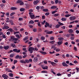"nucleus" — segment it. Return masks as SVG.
Segmentation results:
<instances>
[{"instance_id": "1", "label": "nucleus", "mask_w": 79, "mask_h": 79, "mask_svg": "<svg viewBox=\"0 0 79 79\" xmlns=\"http://www.w3.org/2000/svg\"><path fill=\"white\" fill-rule=\"evenodd\" d=\"M33 50H35L34 48L32 47H30L28 49V51L30 52V53H32Z\"/></svg>"}, {"instance_id": "2", "label": "nucleus", "mask_w": 79, "mask_h": 79, "mask_svg": "<svg viewBox=\"0 0 79 79\" xmlns=\"http://www.w3.org/2000/svg\"><path fill=\"white\" fill-rule=\"evenodd\" d=\"M70 20V21H74V20H75L76 19V17L75 16H71L69 18Z\"/></svg>"}, {"instance_id": "3", "label": "nucleus", "mask_w": 79, "mask_h": 79, "mask_svg": "<svg viewBox=\"0 0 79 79\" xmlns=\"http://www.w3.org/2000/svg\"><path fill=\"white\" fill-rule=\"evenodd\" d=\"M4 26V27L5 28V29H8L10 28V27L8 26V25L6 24V23L5 24Z\"/></svg>"}, {"instance_id": "4", "label": "nucleus", "mask_w": 79, "mask_h": 79, "mask_svg": "<svg viewBox=\"0 0 79 79\" xmlns=\"http://www.w3.org/2000/svg\"><path fill=\"white\" fill-rule=\"evenodd\" d=\"M38 61V58L37 57H35L33 60V62L34 63H36Z\"/></svg>"}, {"instance_id": "5", "label": "nucleus", "mask_w": 79, "mask_h": 79, "mask_svg": "<svg viewBox=\"0 0 79 79\" xmlns=\"http://www.w3.org/2000/svg\"><path fill=\"white\" fill-rule=\"evenodd\" d=\"M49 63H50L51 64H52V66H55V65L56 64V63L53 62H51V61H49Z\"/></svg>"}, {"instance_id": "6", "label": "nucleus", "mask_w": 79, "mask_h": 79, "mask_svg": "<svg viewBox=\"0 0 79 79\" xmlns=\"http://www.w3.org/2000/svg\"><path fill=\"white\" fill-rule=\"evenodd\" d=\"M39 52L40 53H42V55H46L47 54V52H43L42 51H39Z\"/></svg>"}, {"instance_id": "7", "label": "nucleus", "mask_w": 79, "mask_h": 79, "mask_svg": "<svg viewBox=\"0 0 79 79\" xmlns=\"http://www.w3.org/2000/svg\"><path fill=\"white\" fill-rule=\"evenodd\" d=\"M57 8V6H52L51 7V9L54 10L55 9H56V8Z\"/></svg>"}, {"instance_id": "8", "label": "nucleus", "mask_w": 79, "mask_h": 79, "mask_svg": "<svg viewBox=\"0 0 79 79\" xmlns=\"http://www.w3.org/2000/svg\"><path fill=\"white\" fill-rule=\"evenodd\" d=\"M59 41H61L62 42V41H63V40H64V38L62 37L59 38Z\"/></svg>"}, {"instance_id": "9", "label": "nucleus", "mask_w": 79, "mask_h": 79, "mask_svg": "<svg viewBox=\"0 0 79 79\" xmlns=\"http://www.w3.org/2000/svg\"><path fill=\"white\" fill-rule=\"evenodd\" d=\"M39 1L38 0H36L35 1H34L33 2V3L34 5H37L39 3Z\"/></svg>"}, {"instance_id": "10", "label": "nucleus", "mask_w": 79, "mask_h": 79, "mask_svg": "<svg viewBox=\"0 0 79 79\" xmlns=\"http://www.w3.org/2000/svg\"><path fill=\"white\" fill-rule=\"evenodd\" d=\"M16 9H17V8L15 7H12L11 8V10H16Z\"/></svg>"}, {"instance_id": "11", "label": "nucleus", "mask_w": 79, "mask_h": 79, "mask_svg": "<svg viewBox=\"0 0 79 79\" xmlns=\"http://www.w3.org/2000/svg\"><path fill=\"white\" fill-rule=\"evenodd\" d=\"M30 17L31 19H34L35 18V15H30Z\"/></svg>"}, {"instance_id": "12", "label": "nucleus", "mask_w": 79, "mask_h": 79, "mask_svg": "<svg viewBox=\"0 0 79 79\" xmlns=\"http://www.w3.org/2000/svg\"><path fill=\"white\" fill-rule=\"evenodd\" d=\"M57 43L59 45H61L63 44V41H58Z\"/></svg>"}, {"instance_id": "13", "label": "nucleus", "mask_w": 79, "mask_h": 79, "mask_svg": "<svg viewBox=\"0 0 79 79\" xmlns=\"http://www.w3.org/2000/svg\"><path fill=\"white\" fill-rule=\"evenodd\" d=\"M62 65L64 66H68V65H67L65 62L62 63Z\"/></svg>"}, {"instance_id": "14", "label": "nucleus", "mask_w": 79, "mask_h": 79, "mask_svg": "<svg viewBox=\"0 0 79 79\" xmlns=\"http://www.w3.org/2000/svg\"><path fill=\"white\" fill-rule=\"evenodd\" d=\"M43 11H44V12H48V10L47 9H44L43 10Z\"/></svg>"}, {"instance_id": "15", "label": "nucleus", "mask_w": 79, "mask_h": 79, "mask_svg": "<svg viewBox=\"0 0 79 79\" xmlns=\"http://www.w3.org/2000/svg\"><path fill=\"white\" fill-rule=\"evenodd\" d=\"M3 48H4L5 50H8L9 48V46H4L3 47Z\"/></svg>"}, {"instance_id": "16", "label": "nucleus", "mask_w": 79, "mask_h": 79, "mask_svg": "<svg viewBox=\"0 0 79 79\" xmlns=\"http://www.w3.org/2000/svg\"><path fill=\"white\" fill-rule=\"evenodd\" d=\"M15 56V54L11 53L10 55V58H13L14 56Z\"/></svg>"}, {"instance_id": "17", "label": "nucleus", "mask_w": 79, "mask_h": 79, "mask_svg": "<svg viewBox=\"0 0 79 79\" xmlns=\"http://www.w3.org/2000/svg\"><path fill=\"white\" fill-rule=\"evenodd\" d=\"M53 33V31H48L46 32V34H51Z\"/></svg>"}, {"instance_id": "18", "label": "nucleus", "mask_w": 79, "mask_h": 79, "mask_svg": "<svg viewBox=\"0 0 79 79\" xmlns=\"http://www.w3.org/2000/svg\"><path fill=\"white\" fill-rule=\"evenodd\" d=\"M42 68L43 69H48V66H46L45 67H42Z\"/></svg>"}, {"instance_id": "19", "label": "nucleus", "mask_w": 79, "mask_h": 79, "mask_svg": "<svg viewBox=\"0 0 79 79\" xmlns=\"http://www.w3.org/2000/svg\"><path fill=\"white\" fill-rule=\"evenodd\" d=\"M20 62L21 63H25L26 64V62L24 61V60H20Z\"/></svg>"}, {"instance_id": "20", "label": "nucleus", "mask_w": 79, "mask_h": 79, "mask_svg": "<svg viewBox=\"0 0 79 79\" xmlns=\"http://www.w3.org/2000/svg\"><path fill=\"white\" fill-rule=\"evenodd\" d=\"M41 40H44L45 39V37L44 36H41L40 38Z\"/></svg>"}, {"instance_id": "21", "label": "nucleus", "mask_w": 79, "mask_h": 79, "mask_svg": "<svg viewBox=\"0 0 79 79\" xmlns=\"http://www.w3.org/2000/svg\"><path fill=\"white\" fill-rule=\"evenodd\" d=\"M73 32V31L72 29H69L68 30V32H69V33H72Z\"/></svg>"}, {"instance_id": "22", "label": "nucleus", "mask_w": 79, "mask_h": 79, "mask_svg": "<svg viewBox=\"0 0 79 79\" xmlns=\"http://www.w3.org/2000/svg\"><path fill=\"white\" fill-rule=\"evenodd\" d=\"M61 20H62V21H66V19L64 18H62L61 19Z\"/></svg>"}, {"instance_id": "23", "label": "nucleus", "mask_w": 79, "mask_h": 79, "mask_svg": "<svg viewBox=\"0 0 79 79\" xmlns=\"http://www.w3.org/2000/svg\"><path fill=\"white\" fill-rule=\"evenodd\" d=\"M10 23L12 26L14 25V23L13 22V20H10Z\"/></svg>"}, {"instance_id": "24", "label": "nucleus", "mask_w": 79, "mask_h": 79, "mask_svg": "<svg viewBox=\"0 0 79 79\" xmlns=\"http://www.w3.org/2000/svg\"><path fill=\"white\" fill-rule=\"evenodd\" d=\"M60 25H59V24H57V25L55 26V27L56 29H58V28H59L60 27Z\"/></svg>"}, {"instance_id": "25", "label": "nucleus", "mask_w": 79, "mask_h": 79, "mask_svg": "<svg viewBox=\"0 0 79 79\" xmlns=\"http://www.w3.org/2000/svg\"><path fill=\"white\" fill-rule=\"evenodd\" d=\"M20 11H25V9L21 8L20 9Z\"/></svg>"}, {"instance_id": "26", "label": "nucleus", "mask_w": 79, "mask_h": 79, "mask_svg": "<svg viewBox=\"0 0 79 79\" xmlns=\"http://www.w3.org/2000/svg\"><path fill=\"white\" fill-rule=\"evenodd\" d=\"M9 75L10 77H13V74L12 73H9Z\"/></svg>"}, {"instance_id": "27", "label": "nucleus", "mask_w": 79, "mask_h": 79, "mask_svg": "<svg viewBox=\"0 0 79 79\" xmlns=\"http://www.w3.org/2000/svg\"><path fill=\"white\" fill-rule=\"evenodd\" d=\"M34 21L31 20L29 22V24H34Z\"/></svg>"}, {"instance_id": "28", "label": "nucleus", "mask_w": 79, "mask_h": 79, "mask_svg": "<svg viewBox=\"0 0 79 79\" xmlns=\"http://www.w3.org/2000/svg\"><path fill=\"white\" fill-rule=\"evenodd\" d=\"M2 77H3L4 78L6 77H8V75H6L5 74H3L2 75Z\"/></svg>"}, {"instance_id": "29", "label": "nucleus", "mask_w": 79, "mask_h": 79, "mask_svg": "<svg viewBox=\"0 0 79 79\" xmlns=\"http://www.w3.org/2000/svg\"><path fill=\"white\" fill-rule=\"evenodd\" d=\"M33 31L34 32H36L37 31V29L36 28H35L33 29Z\"/></svg>"}, {"instance_id": "30", "label": "nucleus", "mask_w": 79, "mask_h": 79, "mask_svg": "<svg viewBox=\"0 0 79 79\" xmlns=\"http://www.w3.org/2000/svg\"><path fill=\"white\" fill-rule=\"evenodd\" d=\"M28 36L25 37L24 39H23V41H25V40H27L28 39Z\"/></svg>"}, {"instance_id": "31", "label": "nucleus", "mask_w": 79, "mask_h": 79, "mask_svg": "<svg viewBox=\"0 0 79 79\" xmlns=\"http://www.w3.org/2000/svg\"><path fill=\"white\" fill-rule=\"evenodd\" d=\"M23 1L21 0H18L17 2V3H20L21 2H22Z\"/></svg>"}, {"instance_id": "32", "label": "nucleus", "mask_w": 79, "mask_h": 79, "mask_svg": "<svg viewBox=\"0 0 79 79\" xmlns=\"http://www.w3.org/2000/svg\"><path fill=\"white\" fill-rule=\"evenodd\" d=\"M25 62L27 63H29V60L26 59L25 60Z\"/></svg>"}, {"instance_id": "33", "label": "nucleus", "mask_w": 79, "mask_h": 79, "mask_svg": "<svg viewBox=\"0 0 79 79\" xmlns=\"http://www.w3.org/2000/svg\"><path fill=\"white\" fill-rule=\"evenodd\" d=\"M16 37H17V38H18V39H21V37H20V36H19V35L18 34H17V35H16Z\"/></svg>"}, {"instance_id": "34", "label": "nucleus", "mask_w": 79, "mask_h": 79, "mask_svg": "<svg viewBox=\"0 0 79 79\" xmlns=\"http://www.w3.org/2000/svg\"><path fill=\"white\" fill-rule=\"evenodd\" d=\"M58 24H59V26H63L64 25V24L62 23H61V22H58Z\"/></svg>"}, {"instance_id": "35", "label": "nucleus", "mask_w": 79, "mask_h": 79, "mask_svg": "<svg viewBox=\"0 0 79 79\" xmlns=\"http://www.w3.org/2000/svg\"><path fill=\"white\" fill-rule=\"evenodd\" d=\"M41 73H47V74L48 73V72L46 71H43L41 72Z\"/></svg>"}, {"instance_id": "36", "label": "nucleus", "mask_w": 79, "mask_h": 79, "mask_svg": "<svg viewBox=\"0 0 79 79\" xmlns=\"http://www.w3.org/2000/svg\"><path fill=\"white\" fill-rule=\"evenodd\" d=\"M4 5L3 3H2L0 4V6L2 8H3V6H4Z\"/></svg>"}, {"instance_id": "37", "label": "nucleus", "mask_w": 79, "mask_h": 79, "mask_svg": "<svg viewBox=\"0 0 79 79\" xmlns=\"http://www.w3.org/2000/svg\"><path fill=\"white\" fill-rule=\"evenodd\" d=\"M11 47H12L13 48H16V45L12 44H11Z\"/></svg>"}, {"instance_id": "38", "label": "nucleus", "mask_w": 79, "mask_h": 79, "mask_svg": "<svg viewBox=\"0 0 79 79\" xmlns=\"http://www.w3.org/2000/svg\"><path fill=\"white\" fill-rule=\"evenodd\" d=\"M45 24H46V25L48 27H49V23H48V22H46Z\"/></svg>"}, {"instance_id": "39", "label": "nucleus", "mask_w": 79, "mask_h": 79, "mask_svg": "<svg viewBox=\"0 0 79 79\" xmlns=\"http://www.w3.org/2000/svg\"><path fill=\"white\" fill-rule=\"evenodd\" d=\"M45 15L46 16H48V15H50V13L47 12L45 14Z\"/></svg>"}, {"instance_id": "40", "label": "nucleus", "mask_w": 79, "mask_h": 79, "mask_svg": "<svg viewBox=\"0 0 79 79\" xmlns=\"http://www.w3.org/2000/svg\"><path fill=\"white\" fill-rule=\"evenodd\" d=\"M39 27H41L42 26H41V25L40 24V22H39L37 23Z\"/></svg>"}, {"instance_id": "41", "label": "nucleus", "mask_w": 79, "mask_h": 79, "mask_svg": "<svg viewBox=\"0 0 79 79\" xmlns=\"http://www.w3.org/2000/svg\"><path fill=\"white\" fill-rule=\"evenodd\" d=\"M14 64H16V63L18 62V60H14Z\"/></svg>"}, {"instance_id": "42", "label": "nucleus", "mask_w": 79, "mask_h": 79, "mask_svg": "<svg viewBox=\"0 0 79 79\" xmlns=\"http://www.w3.org/2000/svg\"><path fill=\"white\" fill-rule=\"evenodd\" d=\"M56 12H57V10L53 11L52 12V14H54V13H55Z\"/></svg>"}, {"instance_id": "43", "label": "nucleus", "mask_w": 79, "mask_h": 79, "mask_svg": "<svg viewBox=\"0 0 79 79\" xmlns=\"http://www.w3.org/2000/svg\"><path fill=\"white\" fill-rule=\"evenodd\" d=\"M60 49L58 48L56 49V51L57 52H60Z\"/></svg>"}, {"instance_id": "44", "label": "nucleus", "mask_w": 79, "mask_h": 79, "mask_svg": "<svg viewBox=\"0 0 79 79\" xmlns=\"http://www.w3.org/2000/svg\"><path fill=\"white\" fill-rule=\"evenodd\" d=\"M17 49H14L13 50V52H17Z\"/></svg>"}, {"instance_id": "45", "label": "nucleus", "mask_w": 79, "mask_h": 79, "mask_svg": "<svg viewBox=\"0 0 79 79\" xmlns=\"http://www.w3.org/2000/svg\"><path fill=\"white\" fill-rule=\"evenodd\" d=\"M59 16V14H56L54 15V16H55V17H56V16Z\"/></svg>"}, {"instance_id": "46", "label": "nucleus", "mask_w": 79, "mask_h": 79, "mask_svg": "<svg viewBox=\"0 0 79 79\" xmlns=\"http://www.w3.org/2000/svg\"><path fill=\"white\" fill-rule=\"evenodd\" d=\"M71 16V15H65V17H66V18H68V17H69V16Z\"/></svg>"}, {"instance_id": "47", "label": "nucleus", "mask_w": 79, "mask_h": 79, "mask_svg": "<svg viewBox=\"0 0 79 79\" xmlns=\"http://www.w3.org/2000/svg\"><path fill=\"white\" fill-rule=\"evenodd\" d=\"M55 41H50L49 42V43L50 44H54V43H55Z\"/></svg>"}, {"instance_id": "48", "label": "nucleus", "mask_w": 79, "mask_h": 79, "mask_svg": "<svg viewBox=\"0 0 79 79\" xmlns=\"http://www.w3.org/2000/svg\"><path fill=\"white\" fill-rule=\"evenodd\" d=\"M19 56L17 55L15 57V58H16V59H19Z\"/></svg>"}, {"instance_id": "49", "label": "nucleus", "mask_w": 79, "mask_h": 79, "mask_svg": "<svg viewBox=\"0 0 79 79\" xmlns=\"http://www.w3.org/2000/svg\"><path fill=\"white\" fill-rule=\"evenodd\" d=\"M70 36V34H68L66 35V36L67 37H68V38H69V37Z\"/></svg>"}, {"instance_id": "50", "label": "nucleus", "mask_w": 79, "mask_h": 79, "mask_svg": "<svg viewBox=\"0 0 79 79\" xmlns=\"http://www.w3.org/2000/svg\"><path fill=\"white\" fill-rule=\"evenodd\" d=\"M36 9H37L38 10H39V9H40V7H39V6H36Z\"/></svg>"}, {"instance_id": "51", "label": "nucleus", "mask_w": 79, "mask_h": 79, "mask_svg": "<svg viewBox=\"0 0 79 79\" xmlns=\"http://www.w3.org/2000/svg\"><path fill=\"white\" fill-rule=\"evenodd\" d=\"M73 50H75V51H77V48H76V47H74Z\"/></svg>"}, {"instance_id": "52", "label": "nucleus", "mask_w": 79, "mask_h": 79, "mask_svg": "<svg viewBox=\"0 0 79 79\" xmlns=\"http://www.w3.org/2000/svg\"><path fill=\"white\" fill-rule=\"evenodd\" d=\"M55 3L56 4H57L58 3V0H55Z\"/></svg>"}, {"instance_id": "53", "label": "nucleus", "mask_w": 79, "mask_h": 79, "mask_svg": "<svg viewBox=\"0 0 79 79\" xmlns=\"http://www.w3.org/2000/svg\"><path fill=\"white\" fill-rule=\"evenodd\" d=\"M70 39L71 40H74V37L73 36H71L70 37Z\"/></svg>"}, {"instance_id": "54", "label": "nucleus", "mask_w": 79, "mask_h": 79, "mask_svg": "<svg viewBox=\"0 0 79 79\" xmlns=\"http://www.w3.org/2000/svg\"><path fill=\"white\" fill-rule=\"evenodd\" d=\"M2 37H3V38L4 39H5L6 38V36H5V35H2Z\"/></svg>"}, {"instance_id": "55", "label": "nucleus", "mask_w": 79, "mask_h": 79, "mask_svg": "<svg viewBox=\"0 0 79 79\" xmlns=\"http://www.w3.org/2000/svg\"><path fill=\"white\" fill-rule=\"evenodd\" d=\"M38 29L39 32H41L42 31V29L41 28H39Z\"/></svg>"}, {"instance_id": "56", "label": "nucleus", "mask_w": 79, "mask_h": 79, "mask_svg": "<svg viewBox=\"0 0 79 79\" xmlns=\"http://www.w3.org/2000/svg\"><path fill=\"white\" fill-rule=\"evenodd\" d=\"M19 31H16L14 32V34H19Z\"/></svg>"}, {"instance_id": "57", "label": "nucleus", "mask_w": 79, "mask_h": 79, "mask_svg": "<svg viewBox=\"0 0 79 79\" xmlns=\"http://www.w3.org/2000/svg\"><path fill=\"white\" fill-rule=\"evenodd\" d=\"M61 28H62V29H65V28H66V27L64 26H63V27H61Z\"/></svg>"}, {"instance_id": "58", "label": "nucleus", "mask_w": 79, "mask_h": 79, "mask_svg": "<svg viewBox=\"0 0 79 79\" xmlns=\"http://www.w3.org/2000/svg\"><path fill=\"white\" fill-rule=\"evenodd\" d=\"M29 12H30L31 13H32V12H33V10L32 9H30L29 10Z\"/></svg>"}, {"instance_id": "59", "label": "nucleus", "mask_w": 79, "mask_h": 79, "mask_svg": "<svg viewBox=\"0 0 79 79\" xmlns=\"http://www.w3.org/2000/svg\"><path fill=\"white\" fill-rule=\"evenodd\" d=\"M21 52V50L20 49H18L17 51V53H19Z\"/></svg>"}, {"instance_id": "60", "label": "nucleus", "mask_w": 79, "mask_h": 79, "mask_svg": "<svg viewBox=\"0 0 79 79\" xmlns=\"http://www.w3.org/2000/svg\"><path fill=\"white\" fill-rule=\"evenodd\" d=\"M18 40V38H14V40H15V41H17Z\"/></svg>"}, {"instance_id": "61", "label": "nucleus", "mask_w": 79, "mask_h": 79, "mask_svg": "<svg viewBox=\"0 0 79 79\" xmlns=\"http://www.w3.org/2000/svg\"><path fill=\"white\" fill-rule=\"evenodd\" d=\"M42 3L43 5H45L46 4V3L44 2V1H42Z\"/></svg>"}, {"instance_id": "62", "label": "nucleus", "mask_w": 79, "mask_h": 79, "mask_svg": "<svg viewBox=\"0 0 79 79\" xmlns=\"http://www.w3.org/2000/svg\"><path fill=\"white\" fill-rule=\"evenodd\" d=\"M66 56L67 57H69V55L68 54H66Z\"/></svg>"}, {"instance_id": "63", "label": "nucleus", "mask_w": 79, "mask_h": 79, "mask_svg": "<svg viewBox=\"0 0 79 79\" xmlns=\"http://www.w3.org/2000/svg\"><path fill=\"white\" fill-rule=\"evenodd\" d=\"M50 40H54V37H51L50 38Z\"/></svg>"}, {"instance_id": "64", "label": "nucleus", "mask_w": 79, "mask_h": 79, "mask_svg": "<svg viewBox=\"0 0 79 79\" xmlns=\"http://www.w3.org/2000/svg\"><path fill=\"white\" fill-rule=\"evenodd\" d=\"M10 31L11 32H13V29L10 28Z\"/></svg>"}]
</instances>
